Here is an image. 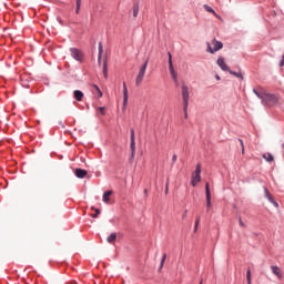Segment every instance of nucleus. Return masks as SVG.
I'll list each match as a JSON object with an SVG mask.
<instances>
[{"label":"nucleus","mask_w":284,"mask_h":284,"mask_svg":"<svg viewBox=\"0 0 284 284\" xmlns=\"http://www.w3.org/2000/svg\"><path fill=\"white\" fill-rule=\"evenodd\" d=\"M201 182V164L196 165L194 173H192V186L195 187Z\"/></svg>","instance_id":"20e7f679"},{"label":"nucleus","mask_w":284,"mask_h":284,"mask_svg":"<svg viewBox=\"0 0 284 284\" xmlns=\"http://www.w3.org/2000/svg\"><path fill=\"white\" fill-rule=\"evenodd\" d=\"M200 284H202V281H201V283Z\"/></svg>","instance_id":"37998d69"},{"label":"nucleus","mask_w":284,"mask_h":284,"mask_svg":"<svg viewBox=\"0 0 284 284\" xmlns=\"http://www.w3.org/2000/svg\"><path fill=\"white\" fill-rule=\"evenodd\" d=\"M135 155V139H131V158H130V162L133 161Z\"/></svg>","instance_id":"4468645a"},{"label":"nucleus","mask_w":284,"mask_h":284,"mask_svg":"<svg viewBox=\"0 0 284 284\" xmlns=\"http://www.w3.org/2000/svg\"><path fill=\"white\" fill-rule=\"evenodd\" d=\"M217 65L222 69V71H225V72L230 71V67L226 64V62H225L223 57H220L217 59Z\"/></svg>","instance_id":"1a4fd4ad"},{"label":"nucleus","mask_w":284,"mask_h":284,"mask_svg":"<svg viewBox=\"0 0 284 284\" xmlns=\"http://www.w3.org/2000/svg\"><path fill=\"white\" fill-rule=\"evenodd\" d=\"M205 193H206V207H207V211H210L212 207V202H211V191H210L209 182H206L205 184Z\"/></svg>","instance_id":"0eeeda50"},{"label":"nucleus","mask_w":284,"mask_h":284,"mask_svg":"<svg viewBox=\"0 0 284 284\" xmlns=\"http://www.w3.org/2000/svg\"><path fill=\"white\" fill-rule=\"evenodd\" d=\"M280 67H281V68L284 67V54H283L282 60L280 61Z\"/></svg>","instance_id":"f704fd0d"},{"label":"nucleus","mask_w":284,"mask_h":284,"mask_svg":"<svg viewBox=\"0 0 284 284\" xmlns=\"http://www.w3.org/2000/svg\"><path fill=\"white\" fill-rule=\"evenodd\" d=\"M81 8V0H77L75 13L79 14Z\"/></svg>","instance_id":"b1692460"},{"label":"nucleus","mask_w":284,"mask_h":284,"mask_svg":"<svg viewBox=\"0 0 284 284\" xmlns=\"http://www.w3.org/2000/svg\"><path fill=\"white\" fill-rule=\"evenodd\" d=\"M204 9H205L209 13H212V14H214V16L216 17L215 10H214L212 7L205 4V6H204Z\"/></svg>","instance_id":"412c9836"},{"label":"nucleus","mask_w":284,"mask_h":284,"mask_svg":"<svg viewBox=\"0 0 284 284\" xmlns=\"http://www.w3.org/2000/svg\"><path fill=\"white\" fill-rule=\"evenodd\" d=\"M165 260H166V254H164L163 257H162L160 268H162L164 266Z\"/></svg>","instance_id":"c85d7f7f"},{"label":"nucleus","mask_w":284,"mask_h":284,"mask_svg":"<svg viewBox=\"0 0 284 284\" xmlns=\"http://www.w3.org/2000/svg\"><path fill=\"white\" fill-rule=\"evenodd\" d=\"M139 14V2H135L133 6V17L138 18Z\"/></svg>","instance_id":"a211bd4d"},{"label":"nucleus","mask_w":284,"mask_h":284,"mask_svg":"<svg viewBox=\"0 0 284 284\" xmlns=\"http://www.w3.org/2000/svg\"><path fill=\"white\" fill-rule=\"evenodd\" d=\"M263 159L266 162L272 163L274 161V155H272V153H264Z\"/></svg>","instance_id":"2eb2a0df"},{"label":"nucleus","mask_w":284,"mask_h":284,"mask_svg":"<svg viewBox=\"0 0 284 284\" xmlns=\"http://www.w3.org/2000/svg\"><path fill=\"white\" fill-rule=\"evenodd\" d=\"M178 156L174 154L172 158V162L175 163L176 162Z\"/></svg>","instance_id":"c9c22d12"},{"label":"nucleus","mask_w":284,"mask_h":284,"mask_svg":"<svg viewBox=\"0 0 284 284\" xmlns=\"http://www.w3.org/2000/svg\"><path fill=\"white\" fill-rule=\"evenodd\" d=\"M144 194L148 195V189H144Z\"/></svg>","instance_id":"58836bf2"},{"label":"nucleus","mask_w":284,"mask_h":284,"mask_svg":"<svg viewBox=\"0 0 284 284\" xmlns=\"http://www.w3.org/2000/svg\"><path fill=\"white\" fill-rule=\"evenodd\" d=\"M70 52H71V55L74 60L82 61L83 54L79 49L71 48Z\"/></svg>","instance_id":"6e6552de"},{"label":"nucleus","mask_w":284,"mask_h":284,"mask_svg":"<svg viewBox=\"0 0 284 284\" xmlns=\"http://www.w3.org/2000/svg\"><path fill=\"white\" fill-rule=\"evenodd\" d=\"M182 97H183V105L184 110L189 108L190 92L187 85L183 84L182 87Z\"/></svg>","instance_id":"39448f33"},{"label":"nucleus","mask_w":284,"mask_h":284,"mask_svg":"<svg viewBox=\"0 0 284 284\" xmlns=\"http://www.w3.org/2000/svg\"><path fill=\"white\" fill-rule=\"evenodd\" d=\"M239 223H240V225H241L242 227H246V224H244L242 217L239 219Z\"/></svg>","instance_id":"7c9ffc66"},{"label":"nucleus","mask_w":284,"mask_h":284,"mask_svg":"<svg viewBox=\"0 0 284 284\" xmlns=\"http://www.w3.org/2000/svg\"><path fill=\"white\" fill-rule=\"evenodd\" d=\"M246 278H247V282H252L251 270L247 271Z\"/></svg>","instance_id":"cd10ccee"},{"label":"nucleus","mask_w":284,"mask_h":284,"mask_svg":"<svg viewBox=\"0 0 284 284\" xmlns=\"http://www.w3.org/2000/svg\"><path fill=\"white\" fill-rule=\"evenodd\" d=\"M169 69H170V73H171L174 82H178V75H176V72L173 68L172 54L170 52H169Z\"/></svg>","instance_id":"423d86ee"},{"label":"nucleus","mask_w":284,"mask_h":284,"mask_svg":"<svg viewBox=\"0 0 284 284\" xmlns=\"http://www.w3.org/2000/svg\"><path fill=\"white\" fill-rule=\"evenodd\" d=\"M73 95L78 102H82V99L84 97V94L81 90H74Z\"/></svg>","instance_id":"ddd939ff"},{"label":"nucleus","mask_w":284,"mask_h":284,"mask_svg":"<svg viewBox=\"0 0 284 284\" xmlns=\"http://www.w3.org/2000/svg\"><path fill=\"white\" fill-rule=\"evenodd\" d=\"M240 143H241V146H242V153L244 154V142L242 139H239Z\"/></svg>","instance_id":"2f4dec72"},{"label":"nucleus","mask_w":284,"mask_h":284,"mask_svg":"<svg viewBox=\"0 0 284 284\" xmlns=\"http://www.w3.org/2000/svg\"><path fill=\"white\" fill-rule=\"evenodd\" d=\"M283 149H284V143H283Z\"/></svg>","instance_id":"79ce46f5"},{"label":"nucleus","mask_w":284,"mask_h":284,"mask_svg":"<svg viewBox=\"0 0 284 284\" xmlns=\"http://www.w3.org/2000/svg\"><path fill=\"white\" fill-rule=\"evenodd\" d=\"M103 75L106 79L108 78V63L106 61L103 62Z\"/></svg>","instance_id":"4be33fe9"},{"label":"nucleus","mask_w":284,"mask_h":284,"mask_svg":"<svg viewBox=\"0 0 284 284\" xmlns=\"http://www.w3.org/2000/svg\"><path fill=\"white\" fill-rule=\"evenodd\" d=\"M212 45H213V48H212ZM212 45L210 44V42H207V52L211 54H214L215 52L223 49V43L216 39H213Z\"/></svg>","instance_id":"7ed1b4c3"},{"label":"nucleus","mask_w":284,"mask_h":284,"mask_svg":"<svg viewBox=\"0 0 284 284\" xmlns=\"http://www.w3.org/2000/svg\"><path fill=\"white\" fill-rule=\"evenodd\" d=\"M149 59L144 62V64L141 65L136 79H135V85L140 87L143 82V79L145 77L146 68H148Z\"/></svg>","instance_id":"f03ea898"},{"label":"nucleus","mask_w":284,"mask_h":284,"mask_svg":"<svg viewBox=\"0 0 284 284\" xmlns=\"http://www.w3.org/2000/svg\"><path fill=\"white\" fill-rule=\"evenodd\" d=\"M131 140H135L134 129H131Z\"/></svg>","instance_id":"72a5a7b5"},{"label":"nucleus","mask_w":284,"mask_h":284,"mask_svg":"<svg viewBox=\"0 0 284 284\" xmlns=\"http://www.w3.org/2000/svg\"><path fill=\"white\" fill-rule=\"evenodd\" d=\"M129 94H128V87L126 83L123 82V111L125 110L128 105Z\"/></svg>","instance_id":"9d476101"},{"label":"nucleus","mask_w":284,"mask_h":284,"mask_svg":"<svg viewBox=\"0 0 284 284\" xmlns=\"http://www.w3.org/2000/svg\"><path fill=\"white\" fill-rule=\"evenodd\" d=\"M111 195H112V191H105V193L103 194V202L109 203Z\"/></svg>","instance_id":"dca6fc26"},{"label":"nucleus","mask_w":284,"mask_h":284,"mask_svg":"<svg viewBox=\"0 0 284 284\" xmlns=\"http://www.w3.org/2000/svg\"><path fill=\"white\" fill-rule=\"evenodd\" d=\"M216 80H217V81H220V80H221V77H220L219 74L216 75Z\"/></svg>","instance_id":"4c0bfd02"},{"label":"nucleus","mask_w":284,"mask_h":284,"mask_svg":"<svg viewBox=\"0 0 284 284\" xmlns=\"http://www.w3.org/2000/svg\"><path fill=\"white\" fill-rule=\"evenodd\" d=\"M94 211H95V213H92L91 216H92L93 219H97L101 211H100V209H94Z\"/></svg>","instance_id":"bb28decb"},{"label":"nucleus","mask_w":284,"mask_h":284,"mask_svg":"<svg viewBox=\"0 0 284 284\" xmlns=\"http://www.w3.org/2000/svg\"><path fill=\"white\" fill-rule=\"evenodd\" d=\"M200 221H201V217H197V219H196V222H195V229H194V232H196L197 226H199V224H200Z\"/></svg>","instance_id":"c756f323"},{"label":"nucleus","mask_w":284,"mask_h":284,"mask_svg":"<svg viewBox=\"0 0 284 284\" xmlns=\"http://www.w3.org/2000/svg\"><path fill=\"white\" fill-rule=\"evenodd\" d=\"M184 116L187 119V108L185 109V105H183Z\"/></svg>","instance_id":"473e14b6"},{"label":"nucleus","mask_w":284,"mask_h":284,"mask_svg":"<svg viewBox=\"0 0 284 284\" xmlns=\"http://www.w3.org/2000/svg\"><path fill=\"white\" fill-rule=\"evenodd\" d=\"M253 92L258 99L262 100V104L265 106H274L278 102V98L275 94L268 93L262 87H258V89H253Z\"/></svg>","instance_id":"f257e3e1"},{"label":"nucleus","mask_w":284,"mask_h":284,"mask_svg":"<svg viewBox=\"0 0 284 284\" xmlns=\"http://www.w3.org/2000/svg\"><path fill=\"white\" fill-rule=\"evenodd\" d=\"M98 111L101 115H105V106H99Z\"/></svg>","instance_id":"a878e982"},{"label":"nucleus","mask_w":284,"mask_h":284,"mask_svg":"<svg viewBox=\"0 0 284 284\" xmlns=\"http://www.w3.org/2000/svg\"><path fill=\"white\" fill-rule=\"evenodd\" d=\"M93 89H95V91L98 92V97L102 98V92L97 84H93Z\"/></svg>","instance_id":"393cba45"},{"label":"nucleus","mask_w":284,"mask_h":284,"mask_svg":"<svg viewBox=\"0 0 284 284\" xmlns=\"http://www.w3.org/2000/svg\"><path fill=\"white\" fill-rule=\"evenodd\" d=\"M168 192H169V183L166 184V191H165V193L168 194Z\"/></svg>","instance_id":"e433bc0d"},{"label":"nucleus","mask_w":284,"mask_h":284,"mask_svg":"<svg viewBox=\"0 0 284 284\" xmlns=\"http://www.w3.org/2000/svg\"><path fill=\"white\" fill-rule=\"evenodd\" d=\"M247 284H252V281L247 282Z\"/></svg>","instance_id":"a19ab883"},{"label":"nucleus","mask_w":284,"mask_h":284,"mask_svg":"<svg viewBox=\"0 0 284 284\" xmlns=\"http://www.w3.org/2000/svg\"><path fill=\"white\" fill-rule=\"evenodd\" d=\"M102 53H103L102 42H99V57H98L99 63L101 62Z\"/></svg>","instance_id":"aec40b11"},{"label":"nucleus","mask_w":284,"mask_h":284,"mask_svg":"<svg viewBox=\"0 0 284 284\" xmlns=\"http://www.w3.org/2000/svg\"><path fill=\"white\" fill-rule=\"evenodd\" d=\"M272 273L281 281L283 278L282 270L278 266L271 267Z\"/></svg>","instance_id":"9b49d317"},{"label":"nucleus","mask_w":284,"mask_h":284,"mask_svg":"<svg viewBox=\"0 0 284 284\" xmlns=\"http://www.w3.org/2000/svg\"><path fill=\"white\" fill-rule=\"evenodd\" d=\"M116 240V233H111L109 237H106L108 243L113 244Z\"/></svg>","instance_id":"f3484780"},{"label":"nucleus","mask_w":284,"mask_h":284,"mask_svg":"<svg viewBox=\"0 0 284 284\" xmlns=\"http://www.w3.org/2000/svg\"><path fill=\"white\" fill-rule=\"evenodd\" d=\"M266 192V196L270 200L271 203H273L276 207L278 206L277 202H275L274 197H272V195H270L267 189L265 190Z\"/></svg>","instance_id":"6ab92c4d"},{"label":"nucleus","mask_w":284,"mask_h":284,"mask_svg":"<svg viewBox=\"0 0 284 284\" xmlns=\"http://www.w3.org/2000/svg\"><path fill=\"white\" fill-rule=\"evenodd\" d=\"M88 172L84 171V169H75V176L78 179H84L87 176Z\"/></svg>","instance_id":"f8f14e48"},{"label":"nucleus","mask_w":284,"mask_h":284,"mask_svg":"<svg viewBox=\"0 0 284 284\" xmlns=\"http://www.w3.org/2000/svg\"><path fill=\"white\" fill-rule=\"evenodd\" d=\"M229 72H230V74H232V75H234L236 78L243 79V75H242L241 72H235V71H232V70H230Z\"/></svg>","instance_id":"5701e85b"},{"label":"nucleus","mask_w":284,"mask_h":284,"mask_svg":"<svg viewBox=\"0 0 284 284\" xmlns=\"http://www.w3.org/2000/svg\"><path fill=\"white\" fill-rule=\"evenodd\" d=\"M185 215H186V211H185V214H183V217H185Z\"/></svg>","instance_id":"ea45409f"}]
</instances>
